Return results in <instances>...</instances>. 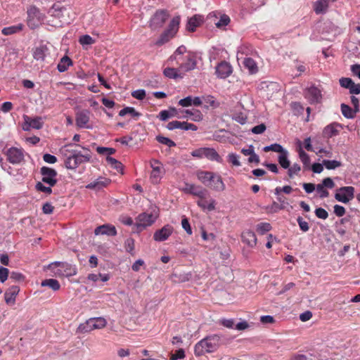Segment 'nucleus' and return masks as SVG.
<instances>
[{
    "instance_id": "1",
    "label": "nucleus",
    "mask_w": 360,
    "mask_h": 360,
    "mask_svg": "<svg viewBox=\"0 0 360 360\" xmlns=\"http://www.w3.org/2000/svg\"><path fill=\"white\" fill-rule=\"evenodd\" d=\"M72 144H67L60 149V153L65 158L64 164L68 169H76L82 163L90 161L91 155L89 150L83 147L86 153L82 154L81 151L70 149Z\"/></svg>"
},
{
    "instance_id": "2",
    "label": "nucleus",
    "mask_w": 360,
    "mask_h": 360,
    "mask_svg": "<svg viewBox=\"0 0 360 360\" xmlns=\"http://www.w3.org/2000/svg\"><path fill=\"white\" fill-rule=\"evenodd\" d=\"M222 344V337L217 334H212L206 336L194 347L195 356H202L207 353H212L218 349Z\"/></svg>"
},
{
    "instance_id": "3",
    "label": "nucleus",
    "mask_w": 360,
    "mask_h": 360,
    "mask_svg": "<svg viewBox=\"0 0 360 360\" xmlns=\"http://www.w3.org/2000/svg\"><path fill=\"white\" fill-rule=\"evenodd\" d=\"M181 22L179 15L174 16L168 24L167 28L161 33L158 39L155 42L157 46H161L169 42L176 35Z\"/></svg>"
},
{
    "instance_id": "4",
    "label": "nucleus",
    "mask_w": 360,
    "mask_h": 360,
    "mask_svg": "<svg viewBox=\"0 0 360 360\" xmlns=\"http://www.w3.org/2000/svg\"><path fill=\"white\" fill-rule=\"evenodd\" d=\"M106 320L103 317H94L86 320L84 323H80L77 328V333H87L95 329H101L105 327Z\"/></svg>"
},
{
    "instance_id": "5",
    "label": "nucleus",
    "mask_w": 360,
    "mask_h": 360,
    "mask_svg": "<svg viewBox=\"0 0 360 360\" xmlns=\"http://www.w3.org/2000/svg\"><path fill=\"white\" fill-rule=\"evenodd\" d=\"M158 214L156 212L150 213L143 212L136 219L135 226L138 231H142L148 226H151L157 219Z\"/></svg>"
},
{
    "instance_id": "6",
    "label": "nucleus",
    "mask_w": 360,
    "mask_h": 360,
    "mask_svg": "<svg viewBox=\"0 0 360 360\" xmlns=\"http://www.w3.org/2000/svg\"><path fill=\"white\" fill-rule=\"evenodd\" d=\"M169 17V13L167 10H158L149 21V27L153 31L158 30L163 27Z\"/></svg>"
},
{
    "instance_id": "7",
    "label": "nucleus",
    "mask_w": 360,
    "mask_h": 360,
    "mask_svg": "<svg viewBox=\"0 0 360 360\" xmlns=\"http://www.w3.org/2000/svg\"><path fill=\"white\" fill-rule=\"evenodd\" d=\"M44 20V15L35 6H31L27 10V25L31 29H35Z\"/></svg>"
},
{
    "instance_id": "8",
    "label": "nucleus",
    "mask_w": 360,
    "mask_h": 360,
    "mask_svg": "<svg viewBox=\"0 0 360 360\" xmlns=\"http://www.w3.org/2000/svg\"><path fill=\"white\" fill-rule=\"evenodd\" d=\"M304 96L311 105L321 103L323 98L321 90L314 85L304 89Z\"/></svg>"
},
{
    "instance_id": "9",
    "label": "nucleus",
    "mask_w": 360,
    "mask_h": 360,
    "mask_svg": "<svg viewBox=\"0 0 360 360\" xmlns=\"http://www.w3.org/2000/svg\"><path fill=\"white\" fill-rule=\"evenodd\" d=\"M354 188L353 186H342L338 188L335 194V198L338 202L347 203L354 197Z\"/></svg>"
},
{
    "instance_id": "10",
    "label": "nucleus",
    "mask_w": 360,
    "mask_h": 360,
    "mask_svg": "<svg viewBox=\"0 0 360 360\" xmlns=\"http://www.w3.org/2000/svg\"><path fill=\"white\" fill-rule=\"evenodd\" d=\"M150 167H152L150 180L153 184H159L165 173V168L162 164L158 160H152L150 161Z\"/></svg>"
},
{
    "instance_id": "11",
    "label": "nucleus",
    "mask_w": 360,
    "mask_h": 360,
    "mask_svg": "<svg viewBox=\"0 0 360 360\" xmlns=\"http://www.w3.org/2000/svg\"><path fill=\"white\" fill-rule=\"evenodd\" d=\"M42 176L41 182L54 186L57 184L58 173L56 169L48 167H42L40 169Z\"/></svg>"
},
{
    "instance_id": "12",
    "label": "nucleus",
    "mask_w": 360,
    "mask_h": 360,
    "mask_svg": "<svg viewBox=\"0 0 360 360\" xmlns=\"http://www.w3.org/2000/svg\"><path fill=\"white\" fill-rule=\"evenodd\" d=\"M23 119L24 125L22 129L24 131H30L31 129H40L43 127L44 122L41 117H31L24 115Z\"/></svg>"
},
{
    "instance_id": "13",
    "label": "nucleus",
    "mask_w": 360,
    "mask_h": 360,
    "mask_svg": "<svg viewBox=\"0 0 360 360\" xmlns=\"http://www.w3.org/2000/svg\"><path fill=\"white\" fill-rule=\"evenodd\" d=\"M90 111L89 110H79L76 113L75 122L79 128L91 129L92 127L89 124L90 120Z\"/></svg>"
},
{
    "instance_id": "14",
    "label": "nucleus",
    "mask_w": 360,
    "mask_h": 360,
    "mask_svg": "<svg viewBox=\"0 0 360 360\" xmlns=\"http://www.w3.org/2000/svg\"><path fill=\"white\" fill-rule=\"evenodd\" d=\"M181 191L185 193L191 194L200 198V199L205 198L207 193V191L201 186L188 183L185 184V186L181 188Z\"/></svg>"
},
{
    "instance_id": "15",
    "label": "nucleus",
    "mask_w": 360,
    "mask_h": 360,
    "mask_svg": "<svg viewBox=\"0 0 360 360\" xmlns=\"http://www.w3.org/2000/svg\"><path fill=\"white\" fill-rule=\"evenodd\" d=\"M335 186L333 180L330 177H326L322 180L321 184L316 186V191L319 193L321 198H327L329 195V192L326 188H333Z\"/></svg>"
},
{
    "instance_id": "16",
    "label": "nucleus",
    "mask_w": 360,
    "mask_h": 360,
    "mask_svg": "<svg viewBox=\"0 0 360 360\" xmlns=\"http://www.w3.org/2000/svg\"><path fill=\"white\" fill-rule=\"evenodd\" d=\"M7 160L13 165L20 164L24 159L23 150L20 148L12 147L6 152Z\"/></svg>"
},
{
    "instance_id": "17",
    "label": "nucleus",
    "mask_w": 360,
    "mask_h": 360,
    "mask_svg": "<svg viewBox=\"0 0 360 360\" xmlns=\"http://www.w3.org/2000/svg\"><path fill=\"white\" fill-rule=\"evenodd\" d=\"M178 64L179 70L184 72L193 70L196 68L195 57L193 53L189 52Z\"/></svg>"
},
{
    "instance_id": "18",
    "label": "nucleus",
    "mask_w": 360,
    "mask_h": 360,
    "mask_svg": "<svg viewBox=\"0 0 360 360\" xmlns=\"http://www.w3.org/2000/svg\"><path fill=\"white\" fill-rule=\"evenodd\" d=\"M174 229L171 225H165L156 231L153 234V239L158 242L166 240L173 233Z\"/></svg>"
},
{
    "instance_id": "19",
    "label": "nucleus",
    "mask_w": 360,
    "mask_h": 360,
    "mask_svg": "<svg viewBox=\"0 0 360 360\" xmlns=\"http://www.w3.org/2000/svg\"><path fill=\"white\" fill-rule=\"evenodd\" d=\"M215 72L219 78L226 79L232 73V67L229 63L221 61L217 65Z\"/></svg>"
},
{
    "instance_id": "20",
    "label": "nucleus",
    "mask_w": 360,
    "mask_h": 360,
    "mask_svg": "<svg viewBox=\"0 0 360 360\" xmlns=\"http://www.w3.org/2000/svg\"><path fill=\"white\" fill-rule=\"evenodd\" d=\"M95 235H107L115 236L117 235V231L114 226L110 224H103L96 227L94 230Z\"/></svg>"
},
{
    "instance_id": "21",
    "label": "nucleus",
    "mask_w": 360,
    "mask_h": 360,
    "mask_svg": "<svg viewBox=\"0 0 360 360\" xmlns=\"http://www.w3.org/2000/svg\"><path fill=\"white\" fill-rule=\"evenodd\" d=\"M110 183V180L105 177H99L94 181L89 183L86 186L88 189H93L96 191L101 190L106 187Z\"/></svg>"
},
{
    "instance_id": "22",
    "label": "nucleus",
    "mask_w": 360,
    "mask_h": 360,
    "mask_svg": "<svg viewBox=\"0 0 360 360\" xmlns=\"http://www.w3.org/2000/svg\"><path fill=\"white\" fill-rule=\"evenodd\" d=\"M299 148L297 153L299 158L303 165V169L304 170H309L311 165V159L309 155L303 150L302 148V142L298 141Z\"/></svg>"
},
{
    "instance_id": "23",
    "label": "nucleus",
    "mask_w": 360,
    "mask_h": 360,
    "mask_svg": "<svg viewBox=\"0 0 360 360\" xmlns=\"http://www.w3.org/2000/svg\"><path fill=\"white\" fill-rule=\"evenodd\" d=\"M243 243H245L250 248H254L257 244V237L255 233L250 231H244L241 234Z\"/></svg>"
},
{
    "instance_id": "24",
    "label": "nucleus",
    "mask_w": 360,
    "mask_h": 360,
    "mask_svg": "<svg viewBox=\"0 0 360 360\" xmlns=\"http://www.w3.org/2000/svg\"><path fill=\"white\" fill-rule=\"evenodd\" d=\"M19 291L20 288L17 285L10 287L4 293L6 303L8 304H14Z\"/></svg>"
},
{
    "instance_id": "25",
    "label": "nucleus",
    "mask_w": 360,
    "mask_h": 360,
    "mask_svg": "<svg viewBox=\"0 0 360 360\" xmlns=\"http://www.w3.org/2000/svg\"><path fill=\"white\" fill-rule=\"evenodd\" d=\"M209 186L216 191H223L225 190V184L220 175L214 173V177L211 180Z\"/></svg>"
},
{
    "instance_id": "26",
    "label": "nucleus",
    "mask_w": 360,
    "mask_h": 360,
    "mask_svg": "<svg viewBox=\"0 0 360 360\" xmlns=\"http://www.w3.org/2000/svg\"><path fill=\"white\" fill-rule=\"evenodd\" d=\"M49 53V49L46 44L37 46L33 52V57L37 60H44Z\"/></svg>"
},
{
    "instance_id": "27",
    "label": "nucleus",
    "mask_w": 360,
    "mask_h": 360,
    "mask_svg": "<svg viewBox=\"0 0 360 360\" xmlns=\"http://www.w3.org/2000/svg\"><path fill=\"white\" fill-rule=\"evenodd\" d=\"M197 177L203 184L209 186L211 180L214 177V173L212 172L200 171L197 173Z\"/></svg>"
},
{
    "instance_id": "28",
    "label": "nucleus",
    "mask_w": 360,
    "mask_h": 360,
    "mask_svg": "<svg viewBox=\"0 0 360 360\" xmlns=\"http://www.w3.org/2000/svg\"><path fill=\"white\" fill-rule=\"evenodd\" d=\"M204 158L212 161H216L220 163L222 162V158L214 148H205Z\"/></svg>"
},
{
    "instance_id": "29",
    "label": "nucleus",
    "mask_w": 360,
    "mask_h": 360,
    "mask_svg": "<svg viewBox=\"0 0 360 360\" xmlns=\"http://www.w3.org/2000/svg\"><path fill=\"white\" fill-rule=\"evenodd\" d=\"M201 21L202 20L200 16L194 15L190 18L187 22L186 30L190 32H194L196 27L200 25Z\"/></svg>"
},
{
    "instance_id": "30",
    "label": "nucleus",
    "mask_w": 360,
    "mask_h": 360,
    "mask_svg": "<svg viewBox=\"0 0 360 360\" xmlns=\"http://www.w3.org/2000/svg\"><path fill=\"white\" fill-rule=\"evenodd\" d=\"M243 63L250 74H255L258 72L257 63L251 58H245Z\"/></svg>"
},
{
    "instance_id": "31",
    "label": "nucleus",
    "mask_w": 360,
    "mask_h": 360,
    "mask_svg": "<svg viewBox=\"0 0 360 360\" xmlns=\"http://www.w3.org/2000/svg\"><path fill=\"white\" fill-rule=\"evenodd\" d=\"M289 153L285 149L278 157V162L281 167L283 169H287L290 165V162L288 159Z\"/></svg>"
},
{
    "instance_id": "32",
    "label": "nucleus",
    "mask_w": 360,
    "mask_h": 360,
    "mask_svg": "<svg viewBox=\"0 0 360 360\" xmlns=\"http://www.w3.org/2000/svg\"><path fill=\"white\" fill-rule=\"evenodd\" d=\"M339 126L338 124L333 123L327 125L323 131V134L324 136L328 138H331L333 136H335L338 134V130L337 129V127Z\"/></svg>"
},
{
    "instance_id": "33",
    "label": "nucleus",
    "mask_w": 360,
    "mask_h": 360,
    "mask_svg": "<svg viewBox=\"0 0 360 360\" xmlns=\"http://www.w3.org/2000/svg\"><path fill=\"white\" fill-rule=\"evenodd\" d=\"M328 6V0H317L314 4V10L316 14L324 13Z\"/></svg>"
},
{
    "instance_id": "34",
    "label": "nucleus",
    "mask_w": 360,
    "mask_h": 360,
    "mask_svg": "<svg viewBox=\"0 0 360 360\" xmlns=\"http://www.w3.org/2000/svg\"><path fill=\"white\" fill-rule=\"evenodd\" d=\"M197 204L204 210L212 211L215 209L216 201L214 199H210V201L201 199L197 202Z\"/></svg>"
},
{
    "instance_id": "35",
    "label": "nucleus",
    "mask_w": 360,
    "mask_h": 360,
    "mask_svg": "<svg viewBox=\"0 0 360 360\" xmlns=\"http://www.w3.org/2000/svg\"><path fill=\"white\" fill-rule=\"evenodd\" d=\"M340 108L342 115L347 119H353L357 112L354 109L345 103L341 104Z\"/></svg>"
},
{
    "instance_id": "36",
    "label": "nucleus",
    "mask_w": 360,
    "mask_h": 360,
    "mask_svg": "<svg viewBox=\"0 0 360 360\" xmlns=\"http://www.w3.org/2000/svg\"><path fill=\"white\" fill-rule=\"evenodd\" d=\"M41 285L43 287H49L53 291H57L60 288L58 281L54 278H48L42 281Z\"/></svg>"
},
{
    "instance_id": "37",
    "label": "nucleus",
    "mask_w": 360,
    "mask_h": 360,
    "mask_svg": "<svg viewBox=\"0 0 360 360\" xmlns=\"http://www.w3.org/2000/svg\"><path fill=\"white\" fill-rule=\"evenodd\" d=\"M72 65V62L71 59L68 56H63L58 63L57 69L60 72H64Z\"/></svg>"
},
{
    "instance_id": "38",
    "label": "nucleus",
    "mask_w": 360,
    "mask_h": 360,
    "mask_svg": "<svg viewBox=\"0 0 360 360\" xmlns=\"http://www.w3.org/2000/svg\"><path fill=\"white\" fill-rule=\"evenodd\" d=\"M23 28V25L20 23L15 25L6 27L2 29L1 33L4 35H11L20 32Z\"/></svg>"
},
{
    "instance_id": "39",
    "label": "nucleus",
    "mask_w": 360,
    "mask_h": 360,
    "mask_svg": "<svg viewBox=\"0 0 360 360\" xmlns=\"http://www.w3.org/2000/svg\"><path fill=\"white\" fill-rule=\"evenodd\" d=\"M179 68L178 69L174 68H167L164 70V75L170 79L182 78L181 74L179 73Z\"/></svg>"
},
{
    "instance_id": "40",
    "label": "nucleus",
    "mask_w": 360,
    "mask_h": 360,
    "mask_svg": "<svg viewBox=\"0 0 360 360\" xmlns=\"http://www.w3.org/2000/svg\"><path fill=\"white\" fill-rule=\"evenodd\" d=\"M202 103H205V107L209 108L212 107L213 108H217L219 107V103L217 101L213 96L207 95L202 96Z\"/></svg>"
},
{
    "instance_id": "41",
    "label": "nucleus",
    "mask_w": 360,
    "mask_h": 360,
    "mask_svg": "<svg viewBox=\"0 0 360 360\" xmlns=\"http://www.w3.org/2000/svg\"><path fill=\"white\" fill-rule=\"evenodd\" d=\"M186 52V48L185 46L181 45L179 46L174 53L170 56L169 59L171 60H175L177 61V63L180 62L183 59L181 56Z\"/></svg>"
},
{
    "instance_id": "42",
    "label": "nucleus",
    "mask_w": 360,
    "mask_h": 360,
    "mask_svg": "<svg viewBox=\"0 0 360 360\" xmlns=\"http://www.w3.org/2000/svg\"><path fill=\"white\" fill-rule=\"evenodd\" d=\"M64 11H66L65 7L60 6L58 4H53L49 12L51 15L60 18Z\"/></svg>"
},
{
    "instance_id": "43",
    "label": "nucleus",
    "mask_w": 360,
    "mask_h": 360,
    "mask_svg": "<svg viewBox=\"0 0 360 360\" xmlns=\"http://www.w3.org/2000/svg\"><path fill=\"white\" fill-rule=\"evenodd\" d=\"M127 114L130 115L133 117H139L141 116V113L137 112L133 107H125L119 112V115L121 117H124Z\"/></svg>"
},
{
    "instance_id": "44",
    "label": "nucleus",
    "mask_w": 360,
    "mask_h": 360,
    "mask_svg": "<svg viewBox=\"0 0 360 360\" xmlns=\"http://www.w3.org/2000/svg\"><path fill=\"white\" fill-rule=\"evenodd\" d=\"M106 162L108 165H110L111 167L115 169L117 172H120L122 169V163L115 159L114 158H112L110 156H107L105 158Z\"/></svg>"
},
{
    "instance_id": "45",
    "label": "nucleus",
    "mask_w": 360,
    "mask_h": 360,
    "mask_svg": "<svg viewBox=\"0 0 360 360\" xmlns=\"http://www.w3.org/2000/svg\"><path fill=\"white\" fill-rule=\"evenodd\" d=\"M323 165L327 169H335L342 165L341 162L335 160H323Z\"/></svg>"
},
{
    "instance_id": "46",
    "label": "nucleus",
    "mask_w": 360,
    "mask_h": 360,
    "mask_svg": "<svg viewBox=\"0 0 360 360\" xmlns=\"http://www.w3.org/2000/svg\"><path fill=\"white\" fill-rule=\"evenodd\" d=\"M79 42L83 46L94 44L96 40L89 34L82 35L79 38Z\"/></svg>"
},
{
    "instance_id": "47",
    "label": "nucleus",
    "mask_w": 360,
    "mask_h": 360,
    "mask_svg": "<svg viewBox=\"0 0 360 360\" xmlns=\"http://www.w3.org/2000/svg\"><path fill=\"white\" fill-rule=\"evenodd\" d=\"M185 112L188 116H190L191 117V120L193 121L199 122L202 120V115L201 112L198 110H195L193 112H192L190 110H186Z\"/></svg>"
},
{
    "instance_id": "48",
    "label": "nucleus",
    "mask_w": 360,
    "mask_h": 360,
    "mask_svg": "<svg viewBox=\"0 0 360 360\" xmlns=\"http://www.w3.org/2000/svg\"><path fill=\"white\" fill-rule=\"evenodd\" d=\"M301 171V167L297 163H294L291 167L288 168V175L290 178H293L294 176L297 175Z\"/></svg>"
},
{
    "instance_id": "49",
    "label": "nucleus",
    "mask_w": 360,
    "mask_h": 360,
    "mask_svg": "<svg viewBox=\"0 0 360 360\" xmlns=\"http://www.w3.org/2000/svg\"><path fill=\"white\" fill-rule=\"evenodd\" d=\"M156 140L160 143L167 146L169 148H172V147H174L176 146V143L174 141H173L172 140H171L170 139H169L167 137H165V136H162L160 135L156 136Z\"/></svg>"
},
{
    "instance_id": "50",
    "label": "nucleus",
    "mask_w": 360,
    "mask_h": 360,
    "mask_svg": "<svg viewBox=\"0 0 360 360\" xmlns=\"http://www.w3.org/2000/svg\"><path fill=\"white\" fill-rule=\"evenodd\" d=\"M284 150H285V148L281 145H280L278 143L271 144V145L266 146L264 148V150L265 152L274 151V152L281 153Z\"/></svg>"
},
{
    "instance_id": "51",
    "label": "nucleus",
    "mask_w": 360,
    "mask_h": 360,
    "mask_svg": "<svg viewBox=\"0 0 360 360\" xmlns=\"http://www.w3.org/2000/svg\"><path fill=\"white\" fill-rule=\"evenodd\" d=\"M124 248L127 252L134 255V240L131 238H128L124 241Z\"/></svg>"
},
{
    "instance_id": "52",
    "label": "nucleus",
    "mask_w": 360,
    "mask_h": 360,
    "mask_svg": "<svg viewBox=\"0 0 360 360\" xmlns=\"http://www.w3.org/2000/svg\"><path fill=\"white\" fill-rule=\"evenodd\" d=\"M52 187L53 186H50L49 185L48 186H44V183L42 182H38L35 186V188L37 191L49 195L52 193Z\"/></svg>"
},
{
    "instance_id": "53",
    "label": "nucleus",
    "mask_w": 360,
    "mask_h": 360,
    "mask_svg": "<svg viewBox=\"0 0 360 360\" xmlns=\"http://www.w3.org/2000/svg\"><path fill=\"white\" fill-rule=\"evenodd\" d=\"M271 229V226L269 223H259L257 225V231L261 234H264L270 231Z\"/></svg>"
},
{
    "instance_id": "54",
    "label": "nucleus",
    "mask_w": 360,
    "mask_h": 360,
    "mask_svg": "<svg viewBox=\"0 0 360 360\" xmlns=\"http://www.w3.org/2000/svg\"><path fill=\"white\" fill-rule=\"evenodd\" d=\"M178 129L185 131H196L198 129V127L196 125L192 123H188L187 122H180V126H179Z\"/></svg>"
},
{
    "instance_id": "55",
    "label": "nucleus",
    "mask_w": 360,
    "mask_h": 360,
    "mask_svg": "<svg viewBox=\"0 0 360 360\" xmlns=\"http://www.w3.org/2000/svg\"><path fill=\"white\" fill-rule=\"evenodd\" d=\"M297 221L302 231L307 232L309 230V223L304 220V219L302 217H298L297 219Z\"/></svg>"
},
{
    "instance_id": "56",
    "label": "nucleus",
    "mask_w": 360,
    "mask_h": 360,
    "mask_svg": "<svg viewBox=\"0 0 360 360\" xmlns=\"http://www.w3.org/2000/svg\"><path fill=\"white\" fill-rule=\"evenodd\" d=\"M340 85L345 89H349L353 84V80L349 77H342L339 79Z\"/></svg>"
},
{
    "instance_id": "57",
    "label": "nucleus",
    "mask_w": 360,
    "mask_h": 360,
    "mask_svg": "<svg viewBox=\"0 0 360 360\" xmlns=\"http://www.w3.org/2000/svg\"><path fill=\"white\" fill-rule=\"evenodd\" d=\"M230 22V18L227 15H222L218 22L215 23L217 27H221L227 25Z\"/></svg>"
},
{
    "instance_id": "58",
    "label": "nucleus",
    "mask_w": 360,
    "mask_h": 360,
    "mask_svg": "<svg viewBox=\"0 0 360 360\" xmlns=\"http://www.w3.org/2000/svg\"><path fill=\"white\" fill-rule=\"evenodd\" d=\"M228 160L233 165L238 167L240 166V162L239 161V156L236 153H230L228 155Z\"/></svg>"
},
{
    "instance_id": "59",
    "label": "nucleus",
    "mask_w": 360,
    "mask_h": 360,
    "mask_svg": "<svg viewBox=\"0 0 360 360\" xmlns=\"http://www.w3.org/2000/svg\"><path fill=\"white\" fill-rule=\"evenodd\" d=\"M131 96L140 101H142L146 97V91L144 89H137L131 93Z\"/></svg>"
},
{
    "instance_id": "60",
    "label": "nucleus",
    "mask_w": 360,
    "mask_h": 360,
    "mask_svg": "<svg viewBox=\"0 0 360 360\" xmlns=\"http://www.w3.org/2000/svg\"><path fill=\"white\" fill-rule=\"evenodd\" d=\"M185 357V352L183 349H179L175 352V353L172 354L170 356L171 360H178L183 359Z\"/></svg>"
},
{
    "instance_id": "61",
    "label": "nucleus",
    "mask_w": 360,
    "mask_h": 360,
    "mask_svg": "<svg viewBox=\"0 0 360 360\" xmlns=\"http://www.w3.org/2000/svg\"><path fill=\"white\" fill-rule=\"evenodd\" d=\"M315 214L318 218L322 219H326L328 217V214L327 211L322 207L316 208L315 210Z\"/></svg>"
},
{
    "instance_id": "62",
    "label": "nucleus",
    "mask_w": 360,
    "mask_h": 360,
    "mask_svg": "<svg viewBox=\"0 0 360 360\" xmlns=\"http://www.w3.org/2000/svg\"><path fill=\"white\" fill-rule=\"evenodd\" d=\"M10 278L14 281H23L25 278V276L18 271H12L10 274Z\"/></svg>"
},
{
    "instance_id": "63",
    "label": "nucleus",
    "mask_w": 360,
    "mask_h": 360,
    "mask_svg": "<svg viewBox=\"0 0 360 360\" xmlns=\"http://www.w3.org/2000/svg\"><path fill=\"white\" fill-rule=\"evenodd\" d=\"M182 228L186 231L188 235H191L193 231L190 223L186 217H184L181 220Z\"/></svg>"
},
{
    "instance_id": "64",
    "label": "nucleus",
    "mask_w": 360,
    "mask_h": 360,
    "mask_svg": "<svg viewBox=\"0 0 360 360\" xmlns=\"http://www.w3.org/2000/svg\"><path fill=\"white\" fill-rule=\"evenodd\" d=\"M9 270L3 266H0V281L4 283L8 276Z\"/></svg>"
}]
</instances>
